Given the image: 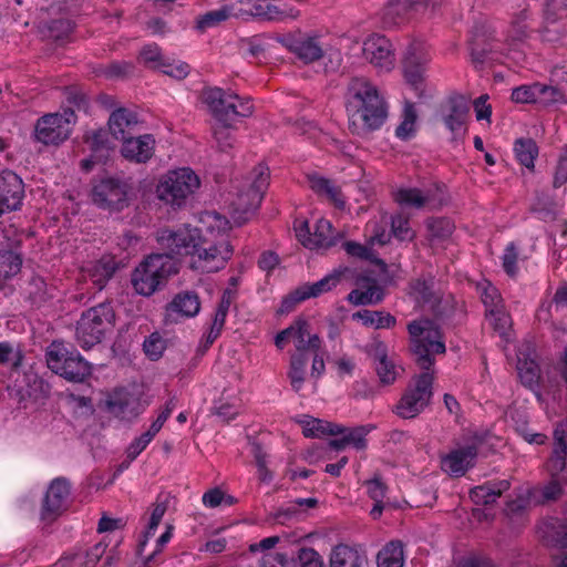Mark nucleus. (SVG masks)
I'll return each mask as SVG.
<instances>
[{
  "label": "nucleus",
  "mask_w": 567,
  "mask_h": 567,
  "mask_svg": "<svg viewBox=\"0 0 567 567\" xmlns=\"http://www.w3.org/2000/svg\"><path fill=\"white\" fill-rule=\"evenodd\" d=\"M204 228L163 229L157 241L163 252L147 256L132 272L131 284L136 293L151 297L164 288L169 277L179 270L177 260L192 256L190 267L206 272L225 267L233 255L226 238L229 220L217 212H208L202 218Z\"/></svg>",
  "instance_id": "nucleus-1"
},
{
  "label": "nucleus",
  "mask_w": 567,
  "mask_h": 567,
  "mask_svg": "<svg viewBox=\"0 0 567 567\" xmlns=\"http://www.w3.org/2000/svg\"><path fill=\"white\" fill-rule=\"evenodd\" d=\"M408 331L414 361L424 372L412 378L393 412L402 419H414L431 402L434 378L430 370L435 363L434 355L445 353L446 348L440 328L430 320L412 321Z\"/></svg>",
  "instance_id": "nucleus-2"
},
{
  "label": "nucleus",
  "mask_w": 567,
  "mask_h": 567,
  "mask_svg": "<svg viewBox=\"0 0 567 567\" xmlns=\"http://www.w3.org/2000/svg\"><path fill=\"white\" fill-rule=\"evenodd\" d=\"M346 107L353 134L379 130L388 117V105L379 90L364 78H352L347 86Z\"/></svg>",
  "instance_id": "nucleus-3"
},
{
  "label": "nucleus",
  "mask_w": 567,
  "mask_h": 567,
  "mask_svg": "<svg viewBox=\"0 0 567 567\" xmlns=\"http://www.w3.org/2000/svg\"><path fill=\"white\" fill-rule=\"evenodd\" d=\"M115 324V312L110 302L91 307L76 322L75 339L79 346L89 350L102 342Z\"/></svg>",
  "instance_id": "nucleus-4"
},
{
  "label": "nucleus",
  "mask_w": 567,
  "mask_h": 567,
  "mask_svg": "<svg viewBox=\"0 0 567 567\" xmlns=\"http://www.w3.org/2000/svg\"><path fill=\"white\" fill-rule=\"evenodd\" d=\"M45 359L49 369L68 381L80 383L91 375V364L63 342L53 341L47 349Z\"/></svg>",
  "instance_id": "nucleus-5"
},
{
  "label": "nucleus",
  "mask_w": 567,
  "mask_h": 567,
  "mask_svg": "<svg viewBox=\"0 0 567 567\" xmlns=\"http://www.w3.org/2000/svg\"><path fill=\"white\" fill-rule=\"evenodd\" d=\"M205 102L218 123L234 122L237 117H248L254 112L251 102L219 87L204 92Z\"/></svg>",
  "instance_id": "nucleus-6"
},
{
  "label": "nucleus",
  "mask_w": 567,
  "mask_h": 567,
  "mask_svg": "<svg viewBox=\"0 0 567 567\" xmlns=\"http://www.w3.org/2000/svg\"><path fill=\"white\" fill-rule=\"evenodd\" d=\"M251 185L238 194L231 203L230 216L238 226L245 224L258 209L265 190L269 184V172L265 166H258Z\"/></svg>",
  "instance_id": "nucleus-7"
},
{
  "label": "nucleus",
  "mask_w": 567,
  "mask_h": 567,
  "mask_svg": "<svg viewBox=\"0 0 567 567\" xmlns=\"http://www.w3.org/2000/svg\"><path fill=\"white\" fill-rule=\"evenodd\" d=\"M199 187L198 176L188 167L169 172L157 187L162 200L181 206Z\"/></svg>",
  "instance_id": "nucleus-8"
},
{
  "label": "nucleus",
  "mask_w": 567,
  "mask_h": 567,
  "mask_svg": "<svg viewBox=\"0 0 567 567\" xmlns=\"http://www.w3.org/2000/svg\"><path fill=\"white\" fill-rule=\"evenodd\" d=\"M75 122L76 115L71 107H65L61 114H45L37 121L35 138L44 145H58L69 138Z\"/></svg>",
  "instance_id": "nucleus-9"
},
{
  "label": "nucleus",
  "mask_w": 567,
  "mask_h": 567,
  "mask_svg": "<svg viewBox=\"0 0 567 567\" xmlns=\"http://www.w3.org/2000/svg\"><path fill=\"white\" fill-rule=\"evenodd\" d=\"M130 190L127 182L107 177L93 185L91 198L99 208L120 212L128 206Z\"/></svg>",
  "instance_id": "nucleus-10"
},
{
  "label": "nucleus",
  "mask_w": 567,
  "mask_h": 567,
  "mask_svg": "<svg viewBox=\"0 0 567 567\" xmlns=\"http://www.w3.org/2000/svg\"><path fill=\"white\" fill-rule=\"evenodd\" d=\"M71 485L64 477L54 478L42 499L40 520L45 525L54 523L65 513L71 503Z\"/></svg>",
  "instance_id": "nucleus-11"
},
{
  "label": "nucleus",
  "mask_w": 567,
  "mask_h": 567,
  "mask_svg": "<svg viewBox=\"0 0 567 567\" xmlns=\"http://www.w3.org/2000/svg\"><path fill=\"white\" fill-rule=\"evenodd\" d=\"M429 62L430 55L421 42L408 47L403 59L404 76L419 97L425 96L424 74Z\"/></svg>",
  "instance_id": "nucleus-12"
},
{
  "label": "nucleus",
  "mask_w": 567,
  "mask_h": 567,
  "mask_svg": "<svg viewBox=\"0 0 567 567\" xmlns=\"http://www.w3.org/2000/svg\"><path fill=\"white\" fill-rule=\"evenodd\" d=\"M484 436L474 435L470 444L452 451L442 458V470L451 476H463L475 465L476 456L483 445Z\"/></svg>",
  "instance_id": "nucleus-13"
},
{
  "label": "nucleus",
  "mask_w": 567,
  "mask_h": 567,
  "mask_svg": "<svg viewBox=\"0 0 567 567\" xmlns=\"http://www.w3.org/2000/svg\"><path fill=\"white\" fill-rule=\"evenodd\" d=\"M277 40L305 63L316 62L323 56V48L317 35L297 32L284 34Z\"/></svg>",
  "instance_id": "nucleus-14"
},
{
  "label": "nucleus",
  "mask_w": 567,
  "mask_h": 567,
  "mask_svg": "<svg viewBox=\"0 0 567 567\" xmlns=\"http://www.w3.org/2000/svg\"><path fill=\"white\" fill-rule=\"evenodd\" d=\"M362 56L381 71H390L394 66V53L389 39L373 34L362 45Z\"/></svg>",
  "instance_id": "nucleus-15"
},
{
  "label": "nucleus",
  "mask_w": 567,
  "mask_h": 567,
  "mask_svg": "<svg viewBox=\"0 0 567 567\" xmlns=\"http://www.w3.org/2000/svg\"><path fill=\"white\" fill-rule=\"evenodd\" d=\"M200 310V300L195 291H182L165 306L166 324L177 323L181 319L195 317Z\"/></svg>",
  "instance_id": "nucleus-16"
},
{
  "label": "nucleus",
  "mask_w": 567,
  "mask_h": 567,
  "mask_svg": "<svg viewBox=\"0 0 567 567\" xmlns=\"http://www.w3.org/2000/svg\"><path fill=\"white\" fill-rule=\"evenodd\" d=\"M354 285L357 288L347 297V300L354 306L378 305L384 298V289L368 272L357 275Z\"/></svg>",
  "instance_id": "nucleus-17"
},
{
  "label": "nucleus",
  "mask_w": 567,
  "mask_h": 567,
  "mask_svg": "<svg viewBox=\"0 0 567 567\" xmlns=\"http://www.w3.org/2000/svg\"><path fill=\"white\" fill-rule=\"evenodd\" d=\"M24 196L22 179L12 171L0 174V217L20 208Z\"/></svg>",
  "instance_id": "nucleus-18"
},
{
  "label": "nucleus",
  "mask_w": 567,
  "mask_h": 567,
  "mask_svg": "<svg viewBox=\"0 0 567 567\" xmlns=\"http://www.w3.org/2000/svg\"><path fill=\"white\" fill-rule=\"evenodd\" d=\"M446 127L456 133L466 123L470 112L468 99L462 94H451L441 107Z\"/></svg>",
  "instance_id": "nucleus-19"
},
{
  "label": "nucleus",
  "mask_w": 567,
  "mask_h": 567,
  "mask_svg": "<svg viewBox=\"0 0 567 567\" xmlns=\"http://www.w3.org/2000/svg\"><path fill=\"white\" fill-rule=\"evenodd\" d=\"M122 155L136 163H146L154 154L155 140L151 134L134 136L122 140Z\"/></svg>",
  "instance_id": "nucleus-20"
},
{
  "label": "nucleus",
  "mask_w": 567,
  "mask_h": 567,
  "mask_svg": "<svg viewBox=\"0 0 567 567\" xmlns=\"http://www.w3.org/2000/svg\"><path fill=\"white\" fill-rule=\"evenodd\" d=\"M109 128L116 140H124L138 133L140 122L134 112L125 107L115 110L109 118Z\"/></svg>",
  "instance_id": "nucleus-21"
},
{
  "label": "nucleus",
  "mask_w": 567,
  "mask_h": 567,
  "mask_svg": "<svg viewBox=\"0 0 567 567\" xmlns=\"http://www.w3.org/2000/svg\"><path fill=\"white\" fill-rule=\"evenodd\" d=\"M496 39L493 32H486L483 28H475L471 41V56L475 64H483L496 49Z\"/></svg>",
  "instance_id": "nucleus-22"
},
{
  "label": "nucleus",
  "mask_w": 567,
  "mask_h": 567,
  "mask_svg": "<svg viewBox=\"0 0 567 567\" xmlns=\"http://www.w3.org/2000/svg\"><path fill=\"white\" fill-rule=\"evenodd\" d=\"M372 355L375 361V372L380 383L383 385L394 383L398 378V370L395 364L388 359L385 344L383 342H377L373 347Z\"/></svg>",
  "instance_id": "nucleus-23"
},
{
  "label": "nucleus",
  "mask_w": 567,
  "mask_h": 567,
  "mask_svg": "<svg viewBox=\"0 0 567 567\" xmlns=\"http://www.w3.org/2000/svg\"><path fill=\"white\" fill-rule=\"evenodd\" d=\"M509 486L511 484L506 480L487 482L472 488L470 496L476 505H491L494 504L496 499L509 488Z\"/></svg>",
  "instance_id": "nucleus-24"
},
{
  "label": "nucleus",
  "mask_w": 567,
  "mask_h": 567,
  "mask_svg": "<svg viewBox=\"0 0 567 567\" xmlns=\"http://www.w3.org/2000/svg\"><path fill=\"white\" fill-rule=\"evenodd\" d=\"M310 188L319 196H326L338 209L346 207L342 190L339 186L334 185L330 179L311 175L309 176Z\"/></svg>",
  "instance_id": "nucleus-25"
},
{
  "label": "nucleus",
  "mask_w": 567,
  "mask_h": 567,
  "mask_svg": "<svg viewBox=\"0 0 567 567\" xmlns=\"http://www.w3.org/2000/svg\"><path fill=\"white\" fill-rule=\"evenodd\" d=\"M117 269L116 261L113 257L104 256L87 268V275L92 284L102 290L107 281L114 276Z\"/></svg>",
  "instance_id": "nucleus-26"
},
{
  "label": "nucleus",
  "mask_w": 567,
  "mask_h": 567,
  "mask_svg": "<svg viewBox=\"0 0 567 567\" xmlns=\"http://www.w3.org/2000/svg\"><path fill=\"white\" fill-rule=\"evenodd\" d=\"M344 271L334 270L332 274L327 275L322 279L313 284H305L299 287L301 299H309L320 296L321 293L332 290L340 282Z\"/></svg>",
  "instance_id": "nucleus-27"
},
{
  "label": "nucleus",
  "mask_w": 567,
  "mask_h": 567,
  "mask_svg": "<svg viewBox=\"0 0 567 567\" xmlns=\"http://www.w3.org/2000/svg\"><path fill=\"white\" fill-rule=\"evenodd\" d=\"M529 12L527 9H523L513 16L511 27L507 32V41L511 45H519L524 43L529 37V25L527 20Z\"/></svg>",
  "instance_id": "nucleus-28"
},
{
  "label": "nucleus",
  "mask_w": 567,
  "mask_h": 567,
  "mask_svg": "<svg viewBox=\"0 0 567 567\" xmlns=\"http://www.w3.org/2000/svg\"><path fill=\"white\" fill-rule=\"evenodd\" d=\"M410 8L408 0H391L382 11L383 24L389 28L400 25L406 20Z\"/></svg>",
  "instance_id": "nucleus-29"
},
{
  "label": "nucleus",
  "mask_w": 567,
  "mask_h": 567,
  "mask_svg": "<svg viewBox=\"0 0 567 567\" xmlns=\"http://www.w3.org/2000/svg\"><path fill=\"white\" fill-rule=\"evenodd\" d=\"M362 558L354 548L339 544L330 555V567H361Z\"/></svg>",
  "instance_id": "nucleus-30"
},
{
  "label": "nucleus",
  "mask_w": 567,
  "mask_h": 567,
  "mask_svg": "<svg viewBox=\"0 0 567 567\" xmlns=\"http://www.w3.org/2000/svg\"><path fill=\"white\" fill-rule=\"evenodd\" d=\"M310 355H303L301 353H292L290 355L289 370L287 377L290 381V385L295 392H299L306 380V369Z\"/></svg>",
  "instance_id": "nucleus-31"
},
{
  "label": "nucleus",
  "mask_w": 567,
  "mask_h": 567,
  "mask_svg": "<svg viewBox=\"0 0 567 567\" xmlns=\"http://www.w3.org/2000/svg\"><path fill=\"white\" fill-rule=\"evenodd\" d=\"M105 550L106 545H104L103 543H97L90 549L83 551L80 550L63 557L62 559H60L59 564H61L64 567L68 560H78L80 565L79 567H95L96 564L104 556Z\"/></svg>",
  "instance_id": "nucleus-32"
},
{
  "label": "nucleus",
  "mask_w": 567,
  "mask_h": 567,
  "mask_svg": "<svg viewBox=\"0 0 567 567\" xmlns=\"http://www.w3.org/2000/svg\"><path fill=\"white\" fill-rule=\"evenodd\" d=\"M395 200L401 205L422 208L433 204L434 197L431 190L424 193L419 188H402L396 193Z\"/></svg>",
  "instance_id": "nucleus-33"
},
{
  "label": "nucleus",
  "mask_w": 567,
  "mask_h": 567,
  "mask_svg": "<svg viewBox=\"0 0 567 567\" xmlns=\"http://www.w3.org/2000/svg\"><path fill=\"white\" fill-rule=\"evenodd\" d=\"M352 319L361 320L364 326L375 329L392 328L396 323V319L392 315L368 309L354 312Z\"/></svg>",
  "instance_id": "nucleus-34"
},
{
  "label": "nucleus",
  "mask_w": 567,
  "mask_h": 567,
  "mask_svg": "<svg viewBox=\"0 0 567 567\" xmlns=\"http://www.w3.org/2000/svg\"><path fill=\"white\" fill-rule=\"evenodd\" d=\"M378 567H402L404 563L403 544L401 540H391L377 556Z\"/></svg>",
  "instance_id": "nucleus-35"
},
{
  "label": "nucleus",
  "mask_w": 567,
  "mask_h": 567,
  "mask_svg": "<svg viewBox=\"0 0 567 567\" xmlns=\"http://www.w3.org/2000/svg\"><path fill=\"white\" fill-rule=\"evenodd\" d=\"M25 388L24 393L34 402H43L50 396V384L39 377L37 373L30 372L24 374Z\"/></svg>",
  "instance_id": "nucleus-36"
},
{
  "label": "nucleus",
  "mask_w": 567,
  "mask_h": 567,
  "mask_svg": "<svg viewBox=\"0 0 567 567\" xmlns=\"http://www.w3.org/2000/svg\"><path fill=\"white\" fill-rule=\"evenodd\" d=\"M514 153L517 161L528 169L534 168V162L538 156V146L533 138H518L514 143Z\"/></svg>",
  "instance_id": "nucleus-37"
},
{
  "label": "nucleus",
  "mask_w": 567,
  "mask_h": 567,
  "mask_svg": "<svg viewBox=\"0 0 567 567\" xmlns=\"http://www.w3.org/2000/svg\"><path fill=\"white\" fill-rule=\"evenodd\" d=\"M250 12L260 20L277 21L287 18V13L268 0H251Z\"/></svg>",
  "instance_id": "nucleus-38"
},
{
  "label": "nucleus",
  "mask_w": 567,
  "mask_h": 567,
  "mask_svg": "<svg viewBox=\"0 0 567 567\" xmlns=\"http://www.w3.org/2000/svg\"><path fill=\"white\" fill-rule=\"evenodd\" d=\"M73 23L66 18H59L48 22H43L42 32L48 38L61 40L70 34Z\"/></svg>",
  "instance_id": "nucleus-39"
},
{
  "label": "nucleus",
  "mask_w": 567,
  "mask_h": 567,
  "mask_svg": "<svg viewBox=\"0 0 567 567\" xmlns=\"http://www.w3.org/2000/svg\"><path fill=\"white\" fill-rule=\"evenodd\" d=\"M332 225L327 219L318 220L312 236L313 248H329L336 244Z\"/></svg>",
  "instance_id": "nucleus-40"
},
{
  "label": "nucleus",
  "mask_w": 567,
  "mask_h": 567,
  "mask_svg": "<svg viewBox=\"0 0 567 567\" xmlns=\"http://www.w3.org/2000/svg\"><path fill=\"white\" fill-rule=\"evenodd\" d=\"M486 318L489 320L493 329L504 339H507L508 332L512 327V319L509 315L504 310V307L493 308L486 313Z\"/></svg>",
  "instance_id": "nucleus-41"
},
{
  "label": "nucleus",
  "mask_w": 567,
  "mask_h": 567,
  "mask_svg": "<svg viewBox=\"0 0 567 567\" xmlns=\"http://www.w3.org/2000/svg\"><path fill=\"white\" fill-rule=\"evenodd\" d=\"M293 333L291 339L295 340L296 352L303 355H309V348L307 347V339L309 336V323L302 318H298L292 323Z\"/></svg>",
  "instance_id": "nucleus-42"
},
{
  "label": "nucleus",
  "mask_w": 567,
  "mask_h": 567,
  "mask_svg": "<svg viewBox=\"0 0 567 567\" xmlns=\"http://www.w3.org/2000/svg\"><path fill=\"white\" fill-rule=\"evenodd\" d=\"M230 17V9L223 7L221 9L208 11L200 16L196 21V29L205 32L207 29L216 27L226 21Z\"/></svg>",
  "instance_id": "nucleus-43"
},
{
  "label": "nucleus",
  "mask_w": 567,
  "mask_h": 567,
  "mask_svg": "<svg viewBox=\"0 0 567 567\" xmlns=\"http://www.w3.org/2000/svg\"><path fill=\"white\" fill-rule=\"evenodd\" d=\"M434 279H416L412 284V290L417 302L431 303L436 300L434 292Z\"/></svg>",
  "instance_id": "nucleus-44"
},
{
  "label": "nucleus",
  "mask_w": 567,
  "mask_h": 567,
  "mask_svg": "<svg viewBox=\"0 0 567 567\" xmlns=\"http://www.w3.org/2000/svg\"><path fill=\"white\" fill-rule=\"evenodd\" d=\"M426 227L433 239H445L454 230V224L446 217L430 218L426 221Z\"/></svg>",
  "instance_id": "nucleus-45"
},
{
  "label": "nucleus",
  "mask_w": 567,
  "mask_h": 567,
  "mask_svg": "<svg viewBox=\"0 0 567 567\" xmlns=\"http://www.w3.org/2000/svg\"><path fill=\"white\" fill-rule=\"evenodd\" d=\"M138 61L146 68L157 70L159 64L163 62L164 56L162 55L161 48L155 44L144 45L138 54Z\"/></svg>",
  "instance_id": "nucleus-46"
},
{
  "label": "nucleus",
  "mask_w": 567,
  "mask_h": 567,
  "mask_svg": "<svg viewBox=\"0 0 567 567\" xmlns=\"http://www.w3.org/2000/svg\"><path fill=\"white\" fill-rule=\"evenodd\" d=\"M517 371H518L520 381L527 386H532L533 384H535L538 381L539 370H538V365L536 364V362L534 360L518 359Z\"/></svg>",
  "instance_id": "nucleus-47"
},
{
  "label": "nucleus",
  "mask_w": 567,
  "mask_h": 567,
  "mask_svg": "<svg viewBox=\"0 0 567 567\" xmlns=\"http://www.w3.org/2000/svg\"><path fill=\"white\" fill-rule=\"evenodd\" d=\"M550 532H551L550 543L554 546H557L561 549H567V520H559V519L555 520L550 525ZM566 556H567V554L564 555L559 560H558V557H555V560H557L556 566Z\"/></svg>",
  "instance_id": "nucleus-48"
},
{
  "label": "nucleus",
  "mask_w": 567,
  "mask_h": 567,
  "mask_svg": "<svg viewBox=\"0 0 567 567\" xmlns=\"http://www.w3.org/2000/svg\"><path fill=\"white\" fill-rule=\"evenodd\" d=\"M167 507L164 503H158L154 506L153 511H152V514H151V518H150V523H148V526H147V529L144 534V540H142L140 544H138V549H137V554L141 555L142 554V550L144 548V546L146 545V542L150 537H152L156 530V528L158 527L165 512H166Z\"/></svg>",
  "instance_id": "nucleus-49"
},
{
  "label": "nucleus",
  "mask_w": 567,
  "mask_h": 567,
  "mask_svg": "<svg viewBox=\"0 0 567 567\" xmlns=\"http://www.w3.org/2000/svg\"><path fill=\"white\" fill-rule=\"evenodd\" d=\"M231 123H219L213 128L214 137L221 152H227L234 146L235 138L230 132Z\"/></svg>",
  "instance_id": "nucleus-50"
},
{
  "label": "nucleus",
  "mask_w": 567,
  "mask_h": 567,
  "mask_svg": "<svg viewBox=\"0 0 567 567\" xmlns=\"http://www.w3.org/2000/svg\"><path fill=\"white\" fill-rule=\"evenodd\" d=\"M166 348V341L158 332L152 333L143 343L145 354L151 360H158Z\"/></svg>",
  "instance_id": "nucleus-51"
},
{
  "label": "nucleus",
  "mask_w": 567,
  "mask_h": 567,
  "mask_svg": "<svg viewBox=\"0 0 567 567\" xmlns=\"http://www.w3.org/2000/svg\"><path fill=\"white\" fill-rule=\"evenodd\" d=\"M512 100L516 103H536L539 100V83L522 85L512 92Z\"/></svg>",
  "instance_id": "nucleus-52"
},
{
  "label": "nucleus",
  "mask_w": 567,
  "mask_h": 567,
  "mask_svg": "<svg viewBox=\"0 0 567 567\" xmlns=\"http://www.w3.org/2000/svg\"><path fill=\"white\" fill-rule=\"evenodd\" d=\"M481 298L486 308V313H488L489 310H493V308L497 309L504 307L503 299L498 289L489 282H486L482 287Z\"/></svg>",
  "instance_id": "nucleus-53"
},
{
  "label": "nucleus",
  "mask_w": 567,
  "mask_h": 567,
  "mask_svg": "<svg viewBox=\"0 0 567 567\" xmlns=\"http://www.w3.org/2000/svg\"><path fill=\"white\" fill-rule=\"evenodd\" d=\"M157 70L174 79L183 80L189 74L190 66L186 62L172 63L164 59Z\"/></svg>",
  "instance_id": "nucleus-54"
},
{
  "label": "nucleus",
  "mask_w": 567,
  "mask_h": 567,
  "mask_svg": "<svg viewBox=\"0 0 567 567\" xmlns=\"http://www.w3.org/2000/svg\"><path fill=\"white\" fill-rule=\"evenodd\" d=\"M131 400L132 398L127 393H115L106 401V405L114 415L125 417Z\"/></svg>",
  "instance_id": "nucleus-55"
},
{
  "label": "nucleus",
  "mask_w": 567,
  "mask_h": 567,
  "mask_svg": "<svg viewBox=\"0 0 567 567\" xmlns=\"http://www.w3.org/2000/svg\"><path fill=\"white\" fill-rule=\"evenodd\" d=\"M567 450L553 447L551 456L547 462V471L555 477L565 470Z\"/></svg>",
  "instance_id": "nucleus-56"
},
{
  "label": "nucleus",
  "mask_w": 567,
  "mask_h": 567,
  "mask_svg": "<svg viewBox=\"0 0 567 567\" xmlns=\"http://www.w3.org/2000/svg\"><path fill=\"white\" fill-rule=\"evenodd\" d=\"M369 429L367 426H357L353 429H348L344 434V439L348 445H353L357 450H364L367 447L365 436L369 433Z\"/></svg>",
  "instance_id": "nucleus-57"
},
{
  "label": "nucleus",
  "mask_w": 567,
  "mask_h": 567,
  "mask_svg": "<svg viewBox=\"0 0 567 567\" xmlns=\"http://www.w3.org/2000/svg\"><path fill=\"white\" fill-rule=\"evenodd\" d=\"M0 259L1 264L6 266L3 270L4 278L17 274L21 268L22 260L20 256L12 251L0 250Z\"/></svg>",
  "instance_id": "nucleus-58"
},
{
  "label": "nucleus",
  "mask_w": 567,
  "mask_h": 567,
  "mask_svg": "<svg viewBox=\"0 0 567 567\" xmlns=\"http://www.w3.org/2000/svg\"><path fill=\"white\" fill-rule=\"evenodd\" d=\"M298 560L301 567H323L321 556L313 548L302 547L298 553Z\"/></svg>",
  "instance_id": "nucleus-59"
},
{
  "label": "nucleus",
  "mask_w": 567,
  "mask_h": 567,
  "mask_svg": "<svg viewBox=\"0 0 567 567\" xmlns=\"http://www.w3.org/2000/svg\"><path fill=\"white\" fill-rule=\"evenodd\" d=\"M517 258H518V255H517L516 246L514 243H509L505 248L502 259H503V268H504L505 272L511 277H514L517 274V268H516Z\"/></svg>",
  "instance_id": "nucleus-60"
},
{
  "label": "nucleus",
  "mask_w": 567,
  "mask_h": 567,
  "mask_svg": "<svg viewBox=\"0 0 567 567\" xmlns=\"http://www.w3.org/2000/svg\"><path fill=\"white\" fill-rule=\"evenodd\" d=\"M564 101V93L556 86H549L539 83V100L545 104L558 103Z\"/></svg>",
  "instance_id": "nucleus-61"
},
{
  "label": "nucleus",
  "mask_w": 567,
  "mask_h": 567,
  "mask_svg": "<svg viewBox=\"0 0 567 567\" xmlns=\"http://www.w3.org/2000/svg\"><path fill=\"white\" fill-rule=\"evenodd\" d=\"M303 423V434L307 437L326 435V430L330 426V422L312 419Z\"/></svg>",
  "instance_id": "nucleus-62"
},
{
  "label": "nucleus",
  "mask_w": 567,
  "mask_h": 567,
  "mask_svg": "<svg viewBox=\"0 0 567 567\" xmlns=\"http://www.w3.org/2000/svg\"><path fill=\"white\" fill-rule=\"evenodd\" d=\"M368 486V494L374 502H383L388 486L381 481L380 477L375 476L370 481L365 482Z\"/></svg>",
  "instance_id": "nucleus-63"
},
{
  "label": "nucleus",
  "mask_w": 567,
  "mask_h": 567,
  "mask_svg": "<svg viewBox=\"0 0 567 567\" xmlns=\"http://www.w3.org/2000/svg\"><path fill=\"white\" fill-rule=\"evenodd\" d=\"M64 95H65V101L69 104L68 107H71L74 111L85 109L87 105L85 95L74 87L65 89Z\"/></svg>",
  "instance_id": "nucleus-64"
}]
</instances>
